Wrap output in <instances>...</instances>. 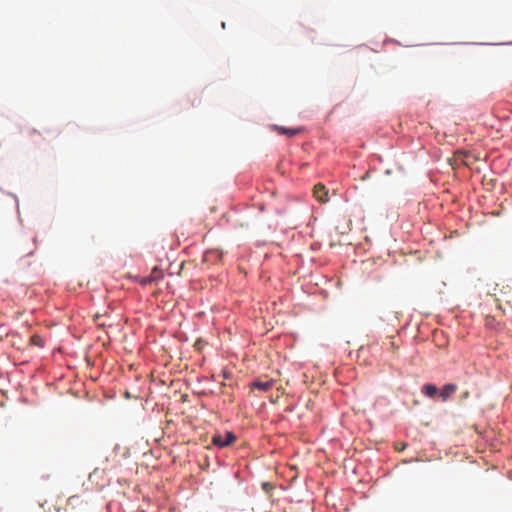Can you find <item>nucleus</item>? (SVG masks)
<instances>
[{"instance_id": "obj_1", "label": "nucleus", "mask_w": 512, "mask_h": 512, "mask_svg": "<svg viewBox=\"0 0 512 512\" xmlns=\"http://www.w3.org/2000/svg\"><path fill=\"white\" fill-rule=\"evenodd\" d=\"M236 440V436L233 432L227 431L224 435L214 434L212 436V444L219 447L224 448L231 445Z\"/></svg>"}, {"instance_id": "obj_2", "label": "nucleus", "mask_w": 512, "mask_h": 512, "mask_svg": "<svg viewBox=\"0 0 512 512\" xmlns=\"http://www.w3.org/2000/svg\"><path fill=\"white\" fill-rule=\"evenodd\" d=\"M274 384H275V381L273 379H268V380L256 379L250 384V387L252 390L258 389L260 391L266 392V391L270 390Z\"/></svg>"}, {"instance_id": "obj_3", "label": "nucleus", "mask_w": 512, "mask_h": 512, "mask_svg": "<svg viewBox=\"0 0 512 512\" xmlns=\"http://www.w3.org/2000/svg\"><path fill=\"white\" fill-rule=\"evenodd\" d=\"M314 197L320 202V203H326L328 201V190L327 188L321 184L318 183L314 186L313 189Z\"/></svg>"}, {"instance_id": "obj_4", "label": "nucleus", "mask_w": 512, "mask_h": 512, "mask_svg": "<svg viewBox=\"0 0 512 512\" xmlns=\"http://www.w3.org/2000/svg\"><path fill=\"white\" fill-rule=\"evenodd\" d=\"M163 278V273L160 269L154 268L151 272V274L141 280V283L143 285L150 284L152 282H156Z\"/></svg>"}, {"instance_id": "obj_5", "label": "nucleus", "mask_w": 512, "mask_h": 512, "mask_svg": "<svg viewBox=\"0 0 512 512\" xmlns=\"http://www.w3.org/2000/svg\"><path fill=\"white\" fill-rule=\"evenodd\" d=\"M457 390V385L449 383L442 387L440 397L442 401L448 400Z\"/></svg>"}, {"instance_id": "obj_6", "label": "nucleus", "mask_w": 512, "mask_h": 512, "mask_svg": "<svg viewBox=\"0 0 512 512\" xmlns=\"http://www.w3.org/2000/svg\"><path fill=\"white\" fill-rule=\"evenodd\" d=\"M274 129L281 135H287L289 137L295 136L300 133V128H286L283 126H275Z\"/></svg>"}, {"instance_id": "obj_7", "label": "nucleus", "mask_w": 512, "mask_h": 512, "mask_svg": "<svg viewBox=\"0 0 512 512\" xmlns=\"http://www.w3.org/2000/svg\"><path fill=\"white\" fill-rule=\"evenodd\" d=\"M422 393L430 398H433L438 393V388L434 384H425L422 387Z\"/></svg>"}, {"instance_id": "obj_8", "label": "nucleus", "mask_w": 512, "mask_h": 512, "mask_svg": "<svg viewBox=\"0 0 512 512\" xmlns=\"http://www.w3.org/2000/svg\"><path fill=\"white\" fill-rule=\"evenodd\" d=\"M457 159L461 160L465 165L470 164V158L472 155L469 152L459 151L456 153Z\"/></svg>"}, {"instance_id": "obj_9", "label": "nucleus", "mask_w": 512, "mask_h": 512, "mask_svg": "<svg viewBox=\"0 0 512 512\" xmlns=\"http://www.w3.org/2000/svg\"><path fill=\"white\" fill-rule=\"evenodd\" d=\"M30 341L33 345H36L39 347H42L44 345V341H43L42 337L39 335H33L31 337Z\"/></svg>"}, {"instance_id": "obj_10", "label": "nucleus", "mask_w": 512, "mask_h": 512, "mask_svg": "<svg viewBox=\"0 0 512 512\" xmlns=\"http://www.w3.org/2000/svg\"><path fill=\"white\" fill-rule=\"evenodd\" d=\"M77 498H78V497H76V496H72V497H70V498L68 499V503H69V504H72V502H73L75 499H77Z\"/></svg>"}, {"instance_id": "obj_11", "label": "nucleus", "mask_w": 512, "mask_h": 512, "mask_svg": "<svg viewBox=\"0 0 512 512\" xmlns=\"http://www.w3.org/2000/svg\"><path fill=\"white\" fill-rule=\"evenodd\" d=\"M125 396H126L127 398H129V397H130V395H129V393H128V392H126V393H125Z\"/></svg>"}]
</instances>
